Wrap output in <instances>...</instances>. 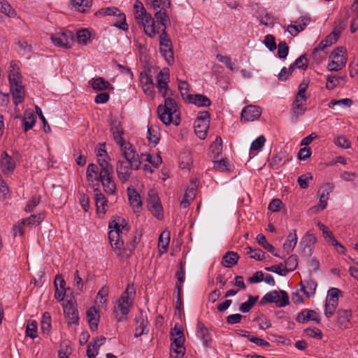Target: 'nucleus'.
I'll return each instance as SVG.
<instances>
[{"mask_svg":"<svg viewBox=\"0 0 358 358\" xmlns=\"http://www.w3.org/2000/svg\"><path fill=\"white\" fill-rule=\"evenodd\" d=\"M63 309L69 324H76L78 322V311L76 308L75 299L66 300L63 304Z\"/></svg>","mask_w":358,"mask_h":358,"instance_id":"nucleus-10","label":"nucleus"},{"mask_svg":"<svg viewBox=\"0 0 358 358\" xmlns=\"http://www.w3.org/2000/svg\"><path fill=\"white\" fill-rule=\"evenodd\" d=\"M195 196V190L194 188L187 189L185 191L184 196L180 201V206L182 208H186L190 204V202L194 199Z\"/></svg>","mask_w":358,"mask_h":358,"instance_id":"nucleus-44","label":"nucleus"},{"mask_svg":"<svg viewBox=\"0 0 358 358\" xmlns=\"http://www.w3.org/2000/svg\"><path fill=\"white\" fill-rule=\"evenodd\" d=\"M333 186L330 184H327L322 187L319 190L320 203L322 209H325L327 206V201L329 199V194L332 192Z\"/></svg>","mask_w":358,"mask_h":358,"instance_id":"nucleus-29","label":"nucleus"},{"mask_svg":"<svg viewBox=\"0 0 358 358\" xmlns=\"http://www.w3.org/2000/svg\"><path fill=\"white\" fill-rule=\"evenodd\" d=\"M244 336L247 337L248 339L250 342L255 343L256 345H257L259 346H262V347H269L270 346V343L268 341H266L264 339L259 338L258 337H256L255 336L250 335L248 332H245V334H244Z\"/></svg>","mask_w":358,"mask_h":358,"instance_id":"nucleus-58","label":"nucleus"},{"mask_svg":"<svg viewBox=\"0 0 358 358\" xmlns=\"http://www.w3.org/2000/svg\"><path fill=\"white\" fill-rule=\"evenodd\" d=\"M188 102L194 103L199 107H207L211 104L210 99L203 94H192L191 96H188Z\"/></svg>","mask_w":358,"mask_h":358,"instance_id":"nucleus-32","label":"nucleus"},{"mask_svg":"<svg viewBox=\"0 0 358 358\" xmlns=\"http://www.w3.org/2000/svg\"><path fill=\"white\" fill-rule=\"evenodd\" d=\"M96 315L97 311L94 307L90 308L87 311V315L89 318L90 328L94 331L96 330L98 327V320L96 317Z\"/></svg>","mask_w":358,"mask_h":358,"instance_id":"nucleus-43","label":"nucleus"},{"mask_svg":"<svg viewBox=\"0 0 358 358\" xmlns=\"http://www.w3.org/2000/svg\"><path fill=\"white\" fill-rule=\"evenodd\" d=\"M26 335L31 338H35L38 336L37 322L35 320L28 321L26 328Z\"/></svg>","mask_w":358,"mask_h":358,"instance_id":"nucleus-48","label":"nucleus"},{"mask_svg":"<svg viewBox=\"0 0 358 358\" xmlns=\"http://www.w3.org/2000/svg\"><path fill=\"white\" fill-rule=\"evenodd\" d=\"M185 268L182 264H180V268L176 273V276L178 279V282H176L177 292H182V284L185 281Z\"/></svg>","mask_w":358,"mask_h":358,"instance_id":"nucleus-50","label":"nucleus"},{"mask_svg":"<svg viewBox=\"0 0 358 358\" xmlns=\"http://www.w3.org/2000/svg\"><path fill=\"white\" fill-rule=\"evenodd\" d=\"M159 52L165 59L169 65H171L174 62V56L173 51V45H163L159 46Z\"/></svg>","mask_w":358,"mask_h":358,"instance_id":"nucleus-35","label":"nucleus"},{"mask_svg":"<svg viewBox=\"0 0 358 358\" xmlns=\"http://www.w3.org/2000/svg\"><path fill=\"white\" fill-rule=\"evenodd\" d=\"M134 169L131 166L129 162L118 161L116 166L117 176L122 182H126L129 180L131 170Z\"/></svg>","mask_w":358,"mask_h":358,"instance_id":"nucleus-15","label":"nucleus"},{"mask_svg":"<svg viewBox=\"0 0 358 358\" xmlns=\"http://www.w3.org/2000/svg\"><path fill=\"white\" fill-rule=\"evenodd\" d=\"M317 226L322 231V235L328 243L331 244L336 240L333 233L324 224L319 222Z\"/></svg>","mask_w":358,"mask_h":358,"instance_id":"nucleus-45","label":"nucleus"},{"mask_svg":"<svg viewBox=\"0 0 358 358\" xmlns=\"http://www.w3.org/2000/svg\"><path fill=\"white\" fill-rule=\"evenodd\" d=\"M91 82L92 87L95 91L106 90L110 87L109 82L101 77L93 78Z\"/></svg>","mask_w":358,"mask_h":358,"instance_id":"nucleus-38","label":"nucleus"},{"mask_svg":"<svg viewBox=\"0 0 358 358\" xmlns=\"http://www.w3.org/2000/svg\"><path fill=\"white\" fill-rule=\"evenodd\" d=\"M317 241V238L313 234L307 232L302 238L300 244L304 245L303 252L306 255H311L314 245Z\"/></svg>","mask_w":358,"mask_h":358,"instance_id":"nucleus-27","label":"nucleus"},{"mask_svg":"<svg viewBox=\"0 0 358 358\" xmlns=\"http://www.w3.org/2000/svg\"><path fill=\"white\" fill-rule=\"evenodd\" d=\"M0 166L3 174L10 176L15 170V162L6 152H3L1 156Z\"/></svg>","mask_w":358,"mask_h":358,"instance_id":"nucleus-17","label":"nucleus"},{"mask_svg":"<svg viewBox=\"0 0 358 358\" xmlns=\"http://www.w3.org/2000/svg\"><path fill=\"white\" fill-rule=\"evenodd\" d=\"M127 194L130 206L135 213H140L142 209V201L140 194L133 187L127 188Z\"/></svg>","mask_w":358,"mask_h":358,"instance_id":"nucleus-19","label":"nucleus"},{"mask_svg":"<svg viewBox=\"0 0 358 358\" xmlns=\"http://www.w3.org/2000/svg\"><path fill=\"white\" fill-rule=\"evenodd\" d=\"M36 123V116L34 112L27 109L24 112V115L22 118V124L24 127V131L27 132L28 130L31 129Z\"/></svg>","mask_w":358,"mask_h":358,"instance_id":"nucleus-31","label":"nucleus"},{"mask_svg":"<svg viewBox=\"0 0 358 358\" xmlns=\"http://www.w3.org/2000/svg\"><path fill=\"white\" fill-rule=\"evenodd\" d=\"M196 336L202 341L205 346H208L211 341L208 329L201 322H197Z\"/></svg>","mask_w":358,"mask_h":358,"instance_id":"nucleus-33","label":"nucleus"},{"mask_svg":"<svg viewBox=\"0 0 358 358\" xmlns=\"http://www.w3.org/2000/svg\"><path fill=\"white\" fill-rule=\"evenodd\" d=\"M266 142L265 137L262 135L253 141L250 145V151H259L264 147Z\"/></svg>","mask_w":358,"mask_h":358,"instance_id":"nucleus-57","label":"nucleus"},{"mask_svg":"<svg viewBox=\"0 0 358 358\" xmlns=\"http://www.w3.org/2000/svg\"><path fill=\"white\" fill-rule=\"evenodd\" d=\"M99 14L103 15H114L117 16L120 20V24H115L118 27L122 30L128 29V24L126 22V16L124 13H121L120 10L116 7H108L104 8L99 10Z\"/></svg>","mask_w":358,"mask_h":358,"instance_id":"nucleus-12","label":"nucleus"},{"mask_svg":"<svg viewBox=\"0 0 358 358\" xmlns=\"http://www.w3.org/2000/svg\"><path fill=\"white\" fill-rule=\"evenodd\" d=\"M262 108L257 106L248 105L245 106L241 114L242 122H252L259 120L262 115Z\"/></svg>","mask_w":358,"mask_h":358,"instance_id":"nucleus-11","label":"nucleus"},{"mask_svg":"<svg viewBox=\"0 0 358 358\" xmlns=\"http://www.w3.org/2000/svg\"><path fill=\"white\" fill-rule=\"evenodd\" d=\"M304 67H307V62L306 55H302L289 66V70L292 71L294 68L303 69Z\"/></svg>","mask_w":358,"mask_h":358,"instance_id":"nucleus-63","label":"nucleus"},{"mask_svg":"<svg viewBox=\"0 0 358 358\" xmlns=\"http://www.w3.org/2000/svg\"><path fill=\"white\" fill-rule=\"evenodd\" d=\"M239 259L238 255L235 252H227L222 257V265L226 268H231L236 265Z\"/></svg>","mask_w":358,"mask_h":358,"instance_id":"nucleus-34","label":"nucleus"},{"mask_svg":"<svg viewBox=\"0 0 358 358\" xmlns=\"http://www.w3.org/2000/svg\"><path fill=\"white\" fill-rule=\"evenodd\" d=\"M147 5H150L154 10L168 8L171 6V0H146Z\"/></svg>","mask_w":358,"mask_h":358,"instance_id":"nucleus-40","label":"nucleus"},{"mask_svg":"<svg viewBox=\"0 0 358 358\" xmlns=\"http://www.w3.org/2000/svg\"><path fill=\"white\" fill-rule=\"evenodd\" d=\"M289 52V47L285 41H280L278 45V56L280 59H285Z\"/></svg>","mask_w":358,"mask_h":358,"instance_id":"nucleus-62","label":"nucleus"},{"mask_svg":"<svg viewBox=\"0 0 358 358\" xmlns=\"http://www.w3.org/2000/svg\"><path fill=\"white\" fill-rule=\"evenodd\" d=\"M121 148L123 156L134 169H138L141 166V157L138 155L134 148L129 143L122 141L117 143Z\"/></svg>","mask_w":358,"mask_h":358,"instance_id":"nucleus-8","label":"nucleus"},{"mask_svg":"<svg viewBox=\"0 0 358 358\" xmlns=\"http://www.w3.org/2000/svg\"><path fill=\"white\" fill-rule=\"evenodd\" d=\"M9 69L8 79L10 85L22 84L18 64L15 62H12Z\"/></svg>","mask_w":358,"mask_h":358,"instance_id":"nucleus-26","label":"nucleus"},{"mask_svg":"<svg viewBox=\"0 0 358 358\" xmlns=\"http://www.w3.org/2000/svg\"><path fill=\"white\" fill-rule=\"evenodd\" d=\"M141 161H147L152 164L155 167H157L162 162V159L159 155H155L152 156L149 153L142 154L141 155Z\"/></svg>","mask_w":358,"mask_h":358,"instance_id":"nucleus-41","label":"nucleus"},{"mask_svg":"<svg viewBox=\"0 0 358 358\" xmlns=\"http://www.w3.org/2000/svg\"><path fill=\"white\" fill-rule=\"evenodd\" d=\"M258 296L254 297L250 295L248 300L241 305L239 308L240 311L242 313H248L252 307L255 305Z\"/></svg>","mask_w":358,"mask_h":358,"instance_id":"nucleus-54","label":"nucleus"},{"mask_svg":"<svg viewBox=\"0 0 358 358\" xmlns=\"http://www.w3.org/2000/svg\"><path fill=\"white\" fill-rule=\"evenodd\" d=\"M246 253L250 258L261 261L264 258V252L260 249H253L252 247H246Z\"/></svg>","mask_w":358,"mask_h":358,"instance_id":"nucleus-52","label":"nucleus"},{"mask_svg":"<svg viewBox=\"0 0 358 358\" xmlns=\"http://www.w3.org/2000/svg\"><path fill=\"white\" fill-rule=\"evenodd\" d=\"M336 314L337 327L342 329L349 328L352 318L351 310L339 309L336 311Z\"/></svg>","mask_w":358,"mask_h":358,"instance_id":"nucleus-13","label":"nucleus"},{"mask_svg":"<svg viewBox=\"0 0 358 358\" xmlns=\"http://www.w3.org/2000/svg\"><path fill=\"white\" fill-rule=\"evenodd\" d=\"M216 58L219 62L224 63L230 70H237V67L233 64L229 57L218 54L216 55Z\"/></svg>","mask_w":358,"mask_h":358,"instance_id":"nucleus-60","label":"nucleus"},{"mask_svg":"<svg viewBox=\"0 0 358 358\" xmlns=\"http://www.w3.org/2000/svg\"><path fill=\"white\" fill-rule=\"evenodd\" d=\"M289 296L285 291L276 290L266 293L260 301V304L266 303H275L278 307H285L289 304Z\"/></svg>","mask_w":358,"mask_h":358,"instance_id":"nucleus-7","label":"nucleus"},{"mask_svg":"<svg viewBox=\"0 0 358 358\" xmlns=\"http://www.w3.org/2000/svg\"><path fill=\"white\" fill-rule=\"evenodd\" d=\"M298 238L296 235V230H292L287 236L286 241L283 244V249L287 253L292 252L296 245Z\"/></svg>","mask_w":358,"mask_h":358,"instance_id":"nucleus-30","label":"nucleus"},{"mask_svg":"<svg viewBox=\"0 0 358 358\" xmlns=\"http://www.w3.org/2000/svg\"><path fill=\"white\" fill-rule=\"evenodd\" d=\"M44 218L43 214L38 215H31L26 220H22L23 224H27L28 226H36L40 224V222Z\"/></svg>","mask_w":358,"mask_h":358,"instance_id":"nucleus-51","label":"nucleus"},{"mask_svg":"<svg viewBox=\"0 0 358 358\" xmlns=\"http://www.w3.org/2000/svg\"><path fill=\"white\" fill-rule=\"evenodd\" d=\"M170 242V234L169 231H164L159 238L158 247L162 253L166 252Z\"/></svg>","mask_w":358,"mask_h":358,"instance_id":"nucleus-39","label":"nucleus"},{"mask_svg":"<svg viewBox=\"0 0 358 358\" xmlns=\"http://www.w3.org/2000/svg\"><path fill=\"white\" fill-rule=\"evenodd\" d=\"M110 131L113 134L114 141L117 143H121L123 140L122 136L123 134V130L121 127L120 122L116 118H112L110 124Z\"/></svg>","mask_w":358,"mask_h":358,"instance_id":"nucleus-28","label":"nucleus"},{"mask_svg":"<svg viewBox=\"0 0 358 358\" xmlns=\"http://www.w3.org/2000/svg\"><path fill=\"white\" fill-rule=\"evenodd\" d=\"M94 180L100 181L103 187L104 191L107 194H114L116 192V185L113 179V173H106V175H97Z\"/></svg>","mask_w":358,"mask_h":358,"instance_id":"nucleus-14","label":"nucleus"},{"mask_svg":"<svg viewBox=\"0 0 358 358\" xmlns=\"http://www.w3.org/2000/svg\"><path fill=\"white\" fill-rule=\"evenodd\" d=\"M10 196L9 187L0 175V199L4 200Z\"/></svg>","mask_w":358,"mask_h":358,"instance_id":"nucleus-55","label":"nucleus"},{"mask_svg":"<svg viewBox=\"0 0 358 358\" xmlns=\"http://www.w3.org/2000/svg\"><path fill=\"white\" fill-rule=\"evenodd\" d=\"M110 231L108 238L112 248L117 256L122 255L124 245V235L129 230V226L125 223L124 219L117 217L109 222Z\"/></svg>","mask_w":358,"mask_h":358,"instance_id":"nucleus-2","label":"nucleus"},{"mask_svg":"<svg viewBox=\"0 0 358 358\" xmlns=\"http://www.w3.org/2000/svg\"><path fill=\"white\" fill-rule=\"evenodd\" d=\"M284 266L287 268V273L293 271L298 265V259L296 255L289 256L284 262Z\"/></svg>","mask_w":358,"mask_h":358,"instance_id":"nucleus-53","label":"nucleus"},{"mask_svg":"<svg viewBox=\"0 0 358 358\" xmlns=\"http://www.w3.org/2000/svg\"><path fill=\"white\" fill-rule=\"evenodd\" d=\"M136 296V288L133 284L127 285L124 292L117 300L114 306V314L117 322H122L126 320L131 307L133 306Z\"/></svg>","mask_w":358,"mask_h":358,"instance_id":"nucleus-3","label":"nucleus"},{"mask_svg":"<svg viewBox=\"0 0 358 358\" xmlns=\"http://www.w3.org/2000/svg\"><path fill=\"white\" fill-rule=\"evenodd\" d=\"M307 97L303 96H295L292 105V111L295 120L304 114L306 110Z\"/></svg>","mask_w":358,"mask_h":358,"instance_id":"nucleus-16","label":"nucleus"},{"mask_svg":"<svg viewBox=\"0 0 358 358\" xmlns=\"http://www.w3.org/2000/svg\"><path fill=\"white\" fill-rule=\"evenodd\" d=\"M94 200L97 213L103 215L108 208V201L98 188L94 189Z\"/></svg>","mask_w":358,"mask_h":358,"instance_id":"nucleus-20","label":"nucleus"},{"mask_svg":"<svg viewBox=\"0 0 358 358\" xmlns=\"http://www.w3.org/2000/svg\"><path fill=\"white\" fill-rule=\"evenodd\" d=\"M296 320L299 323L302 324L309 320L319 322L320 320V315L315 310L304 309L298 314Z\"/></svg>","mask_w":358,"mask_h":358,"instance_id":"nucleus-24","label":"nucleus"},{"mask_svg":"<svg viewBox=\"0 0 358 358\" xmlns=\"http://www.w3.org/2000/svg\"><path fill=\"white\" fill-rule=\"evenodd\" d=\"M140 82L144 92L150 97H154V83L152 76L148 73L141 74Z\"/></svg>","mask_w":358,"mask_h":358,"instance_id":"nucleus-22","label":"nucleus"},{"mask_svg":"<svg viewBox=\"0 0 358 358\" xmlns=\"http://www.w3.org/2000/svg\"><path fill=\"white\" fill-rule=\"evenodd\" d=\"M155 18L157 20L158 23L157 27H162V29H166V24L169 21V15L166 13V8L164 9H157L155 10Z\"/></svg>","mask_w":358,"mask_h":358,"instance_id":"nucleus-36","label":"nucleus"},{"mask_svg":"<svg viewBox=\"0 0 358 358\" xmlns=\"http://www.w3.org/2000/svg\"><path fill=\"white\" fill-rule=\"evenodd\" d=\"M158 108L163 110L171 111L174 113H178V106L175 100L172 98L168 97L165 99L164 106H159Z\"/></svg>","mask_w":358,"mask_h":358,"instance_id":"nucleus-47","label":"nucleus"},{"mask_svg":"<svg viewBox=\"0 0 358 358\" xmlns=\"http://www.w3.org/2000/svg\"><path fill=\"white\" fill-rule=\"evenodd\" d=\"M76 36L79 43L87 45L90 39L91 34L87 29H83L77 31Z\"/></svg>","mask_w":358,"mask_h":358,"instance_id":"nucleus-49","label":"nucleus"},{"mask_svg":"<svg viewBox=\"0 0 358 358\" xmlns=\"http://www.w3.org/2000/svg\"><path fill=\"white\" fill-rule=\"evenodd\" d=\"M51 328V317L50 315L45 312L43 315L41 320V329L43 333H48Z\"/></svg>","mask_w":358,"mask_h":358,"instance_id":"nucleus-56","label":"nucleus"},{"mask_svg":"<svg viewBox=\"0 0 358 358\" xmlns=\"http://www.w3.org/2000/svg\"><path fill=\"white\" fill-rule=\"evenodd\" d=\"M52 43L58 47L70 48L73 43V34L71 31L62 30L50 37Z\"/></svg>","mask_w":358,"mask_h":358,"instance_id":"nucleus-9","label":"nucleus"},{"mask_svg":"<svg viewBox=\"0 0 358 358\" xmlns=\"http://www.w3.org/2000/svg\"><path fill=\"white\" fill-rule=\"evenodd\" d=\"M210 149L215 156H218L222 150V141L220 136H217L215 141L211 144Z\"/></svg>","mask_w":358,"mask_h":358,"instance_id":"nucleus-59","label":"nucleus"},{"mask_svg":"<svg viewBox=\"0 0 358 358\" xmlns=\"http://www.w3.org/2000/svg\"><path fill=\"white\" fill-rule=\"evenodd\" d=\"M257 242L262 245L264 249L272 253L273 255L278 257L277 254L274 253L275 248L271 245L266 239L265 236L263 234H258L256 237Z\"/></svg>","mask_w":358,"mask_h":358,"instance_id":"nucleus-46","label":"nucleus"},{"mask_svg":"<svg viewBox=\"0 0 358 358\" xmlns=\"http://www.w3.org/2000/svg\"><path fill=\"white\" fill-rule=\"evenodd\" d=\"M299 285L304 296L310 298L315 294L317 284L314 280L310 278L301 280Z\"/></svg>","mask_w":358,"mask_h":358,"instance_id":"nucleus-23","label":"nucleus"},{"mask_svg":"<svg viewBox=\"0 0 358 358\" xmlns=\"http://www.w3.org/2000/svg\"><path fill=\"white\" fill-rule=\"evenodd\" d=\"M157 113L160 120L164 124H170L171 123L178 125L180 123L178 113H174L168 110H163L160 108L157 109Z\"/></svg>","mask_w":358,"mask_h":358,"instance_id":"nucleus-21","label":"nucleus"},{"mask_svg":"<svg viewBox=\"0 0 358 358\" xmlns=\"http://www.w3.org/2000/svg\"><path fill=\"white\" fill-rule=\"evenodd\" d=\"M284 266L283 264H280L278 265H273L270 267L266 268V270L277 273L280 275L285 276L287 275V268Z\"/></svg>","mask_w":358,"mask_h":358,"instance_id":"nucleus-61","label":"nucleus"},{"mask_svg":"<svg viewBox=\"0 0 358 358\" xmlns=\"http://www.w3.org/2000/svg\"><path fill=\"white\" fill-rule=\"evenodd\" d=\"M147 138L152 146H155L159 143V133L157 127L151 125L148 127Z\"/></svg>","mask_w":358,"mask_h":358,"instance_id":"nucleus-37","label":"nucleus"},{"mask_svg":"<svg viewBox=\"0 0 358 358\" xmlns=\"http://www.w3.org/2000/svg\"><path fill=\"white\" fill-rule=\"evenodd\" d=\"M310 22V17L301 16L294 22V24H291L287 27V31L292 36H296L309 24Z\"/></svg>","mask_w":358,"mask_h":358,"instance_id":"nucleus-18","label":"nucleus"},{"mask_svg":"<svg viewBox=\"0 0 358 358\" xmlns=\"http://www.w3.org/2000/svg\"><path fill=\"white\" fill-rule=\"evenodd\" d=\"M109 157H98L99 166L94 164H90L87 168V178L90 182H93V174L106 175V173H113V167L109 162Z\"/></svg>","mask_w":358,"mask_h":358,"instance_id":"nucleus-4","label":"nucleus"},{"mask_svg":"<svg viewBox=\"0 0 358 358\" xmlns=\"http://www.w3.org/2000/svg\"><path fill=\"white\" fill-rule=\"evenodd\" d=\"M171 336L173 339L171 350H173L174 352L177 354L178 358H182L185 353V349L183 348L185 337L181 327L177 324H175L171 331Z\"/></svg>","mask_w":358,"mask_h":358,"instance_id":"nucleus-6","label":"nucleus"},{"mask_svg":"<svg viewBox=\"0 0 358 358\" xmlns=\"http://www.w3.org/2000/svg\"><path fill=\"white\" fill-rule=\"evenodd\" d=\"M148 208L152 214L157 219L162 220L163 218L164 213L160 201L149 204Z\"/></svg>","mask_w":358,"mask_h":358,"instance_id":"nucleus-42","label":"nucleus"},{"mask_svg":"<svg viewBox=\"0 0 358 358\" xmlns=\"http://www.w3.org/2000/svg\"><path fill=\"white\" fill-rule=\"evenodd\" d=\"M347 63L345 51L343 48L334 50L330 56L327 69L330 71H338L344 68Z\"/></svg>","mask_w":358,"mask_h":358,"instance_id":"nucleus-5","label":"nucleus"},{"mask_svg":"<svg viewBox=\"0 0 358 358\" xmlns=\"http://www.w3.org/2000/svg\"><path fill=\"white\" fill-rule=\"evenodd\" d=\"M10 86V93L13 97V103L17 106L22 103L25 97L24 88L22 84L12 85Z\"/></svg>","mask_w":358,"mask_h":358,"instance_id":"nucleus-25","label":"nucleus"},{"mask_svg":"<svg viewBox=\"0 0 358 358\" xmlns=\"http://www.w3.org/2000/svg\"><path fill=\"white\" fill-rule=\"evenodd\" d=\"M178 89L184 100L188 101V96L192 94H189L188 83L186 81H180L178 84Z\"/></svg>","mask_w":358,"mask_h":358,"instance_id":"nucleus-64","label":"nucleus"},{"mask_svg":"<svg viewBox=\"0 0 358 358\" xmlns=\"http://www.w3.org/2000/svg\"><path fill=\"white\" fill-rule=\"evenodd\" d=\"M134 19L140 27L143 29L145 34L150 38H155L159 34L161 27H157L155 18L145 10L143 3L136 0L134 4Z\"/></svg>","mask_w":358,"mask_h":358,"instance_id":"nucleus-1","label":"nucleus"}]
</instances>
